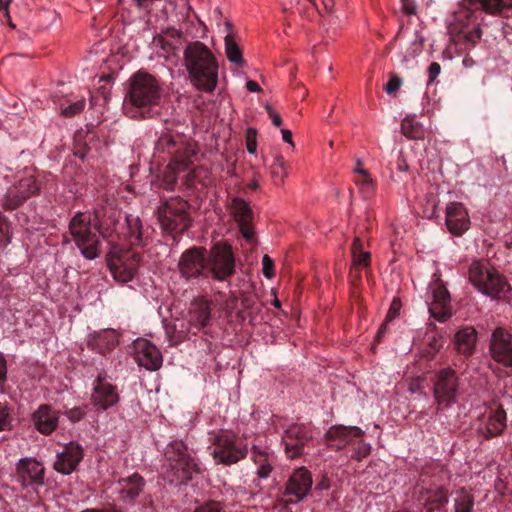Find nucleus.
Masks as SVG:
<instances>
[{
  "label": "nucleus",
  "mask_w": 512,
  "mask_h": 512,
  "mask_svg": "<svg viewBox=\"0 0 512 512\" xmlns=\"http://www.w3.org/2000/svg\"><path fill=\"white\" fill-rule=\"evenodd\" d=\"M198 153L197 144L183 134L165 132L157 140L153 158L158 164L169 161L159 178L160 186L173 191L177 184L178 173L189 170L192 158Z\"/></svg>",
  "instance_id": "f257e3e1"
},
{
  "label": "nucleus",
  "mask_w": 512,
  "mask_h": 512,
  "mask_svg": "<svg viewBox=\"0 0 512 512\" xmlns=\"http://www.w3.org/2000/svg\"><path fill=\"white\" fill-rule=\"evenodd\" d=\"M162 88L153 75L138 71L128 80L124 113L132 119H148L158 114Z\"/></svg>",
  "instance_id": "f03ea898"
},
{
  "label": "nucleus",
  "mask_w": 512,
  "mask_h": 512,
  "mask_svg": "<svg viewBox=\"0 0 512 512\" xmlns=\"http://www.w3.org/2000/svg\"><path fill=\"white\" fill-rule=\"evenodd\" d=\"M94 229L99 235L108 240L114 233L120 234L119 226L123 215L121 210L117 209L111 204L101 205L95 208L93 212ZM124 225L122 228L126 232H121L129 243L133 246L143 247L147 244L151 234L149 226L144 227L140 218L133 215H126L124 217Z\"/></svg>",
  "instance_id": "7ed1b4c3"
},
{
  "label": "nucleus",
  "mask_w": 512,
  "mask_h": 512,
  "mask_svg": "<svg viewBox=\"0 0 512 512\" xmlns=\"http://www.w3.org/2000/svg\"><path fill=\"white\" fill-rule=\"evenodd\" d=\"M184 64L191 84L198 90L213 92L218 83V61L213 52L202 42L187 44L183 52Z\"/></svg>",
  "instance_id": "20e7f679"
},
{
  "label": "nucleus",
  "mask_w": 512,
  "mask_h": 512,
  "mask_svg": "<svg viewBox=\"0 0 512 512\" xmlns=\"http://www.w3.org/2000/svg\"><path fill=\"white\" fill-rule=\"evenodd\" d=\"M166 461L165 473L168 481L187 484L194 474L200 473V467L191 456L188 447L183 441L170 442L164 452Z\"/></svg>",
  "instance_id": "39448f33"
},
{
  "label": "nucleus",
  "mask_w": 512,
  "mask_h": 512,
  "mask_svg": "<svg viewBox=\"0 0 512 512\" xmlns=\"http://www.w3.org/2000/svg\"><path fill=\"white\" fill-rule=\"evenodd\" d=\"M69 232L84 258L94 260L101 255V242L94 229L92 214L77 212L69 222Z\"/></svg>",
  "instance_id": "423d86ee"
},
{
  "label": "nucleus",
  "mask_w": 512,
  "mask_h": 512,
  "mask_svg": "<svg viewBox=\"0 0 512 512\" xmlns=\"http://www.w3.org/2000/svg\"><path fill=\"white\" fill-rule=\"evenodd\" d=\"M365 432L357 426L333 425L325 434L328 447L341 450L351 447V458L362 461L370 455L371 445L363 440Z\"/></svg>",
  "instance_id": "0eeeda50"
},
{
  "label": "nucleus",
  "mask_w": 512,
  "mask_h": 512,
  "mask_svg": "<svg viewBox=\"0 0 512 512\" xmlns=\"http://www.w3.org/2000/svg\"><path fill=\"white\" fill-rule=\"evenodd\" d=\"M211 456L216 464L231 466L245 459L248 455V445L229 430H221L212 439Z\"/></svg>",
  "instance_id": "6e6552de"
},
{
  "label": "nucleus",
  "mask_w": 512,
  "mask_h": 512,
  "mask_svg": "<svg viewBox=\"0 0 512 512\" xmlns=\"http://www.w3.org/2000/svg\"><path fill=\"white\" fill-rule=\"evenodd\" d=\"M189 207V203L180 197L165 200L157 212L161 228L168 233L185 232L191 225Z\"/></svg>",
  "instance_id": "1a4fd4ad"
},
{
  "label": "nucleus",
  "mask_w": 512,
  "mask_h": 512,
  "mask_svg": "<svg viewBox=\"0 0 512 512\" xmlns=\"http://www.w3.org/2000/svg\"><path fill=\"white\" fill-rule=\"evenodd\" d=\"M469 279L483 294L498 297L509 290L506 280L489 268L487 262H474L469 268Z\"/></svg>",
  "instance_id": "9d476101"
},
{
  "label": "nucleus",
  "mask_w": 512,
  "mask_h": 512,
  "mask_svg": "<svg viewBox=\"0 0 512 512\" xmlns=\"http://www.w3.org/2000/svg\"><path fill=\"white\" fill-rule=\"evenodd\" d=\"M141 256L132 250L112 247L107 254V265L113 278L119 283L131 281L137 274Z\"/></svg>",
  "instance_id": "9b49d317"
},
{
  "label": "nucleus",
  "mask_w": 512,
  "mask_h": 512,
  "mask_svg": "<svg viewBox=\"0 0 512 512\" xmlns=\"http://www.w3.org/2000/svg\"><path fill=\"white\" fill-rule=\"evenodd\" d=\"M214 280L227 281L235 274V257L228 243L217 242L207 253V275Z\"/></svg>",
  "instance_id": "f8f14e48"
},
{
  "label": "nucleus",
  "mask_w": 512,
  "mask_h": 512,
  "mask_svg": "<svg viewBox=\"0 0 512 512\" xmlns=\"http://www.w3.org/2000/svg\"><path fill=\"white\" fill-rule=\"evenodd\" d=\"M41 183L34 175H27L20 178L7 189L2 200V207L6 211H13L24 204L30 197L37 195Z\"/></svg>",
  "instance_id": "ddd939ff"
},
{
  "label": "nucleus",
  "mask_w": 512,
  "mask_h": 512,
  "mask_svg": "<svg viewBox=\"0 0 512 512\" xmlns=\"http://www.w3.org/2000/svg\"><path fill=\"white\" fill-rule=\"evenodd\" d=\"M458 377L450 368L438 371L434 377L433 393L436 403L442 407H450L457 401Z\"/></svg>",
  "instance_id": "4468645a"
},
{
  "label": "nucleus",
  "mask_w": 512,
  "mask_h": 512,
  "mask_svg": "<svg viewBox=\"0 0 512 512\" xmlns=\"http://www.w3.org/2000/svg\"><path fill=\"white\" fill-rule=\"evenodd\" d=\"M313 439L310 425L293 423L282 434V444L288 458L294 459L304 453L305 446Z\"/></svg>",
  "instance_id": "2eb2a0df"
},
{
  "label": "nucleus",
  "mask_w": 512,
  "mask_h": 512,
  "mask_svg": "<svg viewBox=\"0 0 512 512\" xmlns=\"http://www.w3.org/2000/svg\"><path fill=\"white\" fill-rule=\"evenodd\" d=\"M178 270L187 281L207 276V250L204 247H192L185 250L179 259Z\"/></svg>",
  "instance_id": "dca6fc26"
},
{
  "label": "nucleus",
  "mask_w": 512,
  "mask_h": 512,
  "mask_svg": "<svg viewBox=\"0 0 512 512\" xmlns=\"http://www.w3.org/2000/svg\"><path fill=\"white\" fill-rule=\"evenodd\" d=\"M15 479L22 488L37 492L45 483V468L35 458H22L16 464Z\"/></svg>",
  "instance_id": "f3484780"
},
{
  "label": "nucleus",
  "mask_w": 512,
  "mask_h": 512,
  "mask_svg": "<svg viewBox=\"0 0 512 512\" xmlns=\"http://www.w3.org/2000/svg\"><path fill=\"white\" fill-rule=\"evenodd\" d=\"M432 302L428 305L429 313L438 321H445L451 316L450 293L437 273L429 284Z\"/></svg>",
  "instance_id": "a211bd4d"
},
{
  "label": "nucleus",
  "mask_w": 512,
  "mask_h": 512,
  "mask_svg": "<svg viewBox=\"0 0 512 512\" xmlns=\"http://www.w3.org/2000/svg\"><path fill=\"white\" fill-rule=\"evenodd\" d=\"M312 475L306 467L296 469L288 478L284 495L289 497L285 504H294L303 500L311 491Z\"/></svg>",
  "instance_id": "6ab92c4d"
},
{
  "label": "nucleus",
  "mask_w": 512,
  "mask_h": 512,
  "mask_svg": "<svg viewBox=\"0 0 512 512\" xmlns=\"http://www.w3.org/2000/svg\"><path fill=\"white\" fill-rule=\"evenodd\" d=\"M413 496L425 512L440 511L448 503L446 490L438 486L425 487L418 484L414 487Z\"/></svg>",
  "instance_id": "aec40b11"
},
{
  "label": "nucleus",
  "mask_w": 512,
  "mask_h": 512,
  "mask_svg": "<svg viewBox=\"0 0 512 512\" xmlns=\"http://www.w3.org/2000/svg\"><path fill=\"white\" fill-rule=\"evenodd\" d=\"M492 358L505 367H512V334L503 328L493 331L489 345Z\"/></svg>",
  "instance_id": "412c9836"
},
{
  "label": "nucleus",
  "mask_w": 512,
  "mask_h": 512,
  "mask_svg": "<svg viewBox=\"0 0 512 512\" xmlns=\"http://www.w3.org/2000/svg\"><path fill=\"white\" fill-rule=\"evenodd\" d=\"M119 401L117 387L106 381V374L100 373L95 380L91 402L94 407L107 410Z\"/></svg>",
  "instance_id": "4be33fe9"
},
{
  "label": "nucleus",
  "mask_w": 512,
  "mask_h": 512,
  "mask_svg": "<svg viewBox=\"0 0 512 512\" xmlns=\"http://www.w3.org/2000/svg\"><path fill=\"white\" fill-rule=\"evenodd\" d=\"M134 359L139 366L156 371L162 365V355L159 349L146 339H137L133 343Z\"/></svg>",
  "instance_id": "5701e85b"
},
{
  "label": "nucleus",
  "mask_w": 512,
  "mask_h": 512,
  "mask_svg": "<svg viewBox=\"0 0 512 512\" xmlns=\"http://www.w3.org/2000/svg\"><path fill=\"white\" fill-rule=\"evenodd\" d=\"M230 210L239 225L242 236L248 242H252L254 240L253 211L249 204L242 198L234 197L230 203Z\"/></svg>",
  "instance_id": "b1692460"
},
{
  "label": "nucleus",
  "mask_w": 512,
  "mask_h": 512,
  "mask_svg": "<svg viewBox=\"0 0 512 512\" xmlns=\"http://www.w3.org/2000/svg\"><path fill=\"white\" fill-rule=\"evenodd\" d=\"M83 448L77 442H69L56 456L54 469L64 475L71 474L83 459Z\"/></svg>",
  "instance_id": "393cba45"
},
{
  "label": "nucleus",
  "mask_w": 512,
  "mask_h": 512,
  "mask_svg": "<svg viewBox=\"0 0 512 512\" xmlns=\"http://www.w3.org/2000/svg\"><path fill=\"white\" fill-rule=\"evenodd\" d=\"M446 226L455 236H461L470 227V218L464 205L452 202L446 207Z\"/></svg>",
  "instance_id": "a878e982"
},
{
  "label": "nucleus",
  "mask_w": 512,
  "mask_h": 512,
  "mask_svg": "<svg viewBox=\"0 0 512 512\" xmlns=\"http://www.w3.org/2000/svg\"><path fill=\"white\" fill-rule=\"evenodd\" d=\"M35 429L43 434L50 435L59 424V413L49 404H41L31 415Z\"/></svg>",
  "instance_id": "bb28decb"
},
{
  "label": "nucleus",
  "mask_w": 512,
  "mask_h": 512,
  "mask_svg": "<svg viewBox=\"0 0 512 512\" xmlns=\"http://www.w3.org/2000/svg\"><path fill=\"white\" fill-rule=\"evenodd\" d=\"M118 489L121 499L124 502H133L143 491L146 481L138 473L122 477L118 480Z\"/></svg>",
  "instance_id": "cd10ccee"
},
{
  "label": "nucleus",
  "mask_w": 512,
  "mask_h": 512,
  "mask_svg": "<svg viewBox=\"0 0 512 512\" xmlns=\"http://www.w3.org/2000/svg\"><path fill=\"white\" fill-rule=\"evenodd\" d=\"M211 303L205 298L193 300L189 308V322L197 328H204L210 324Z\"/></svg>",
  "instance_id": "c85d7f7f"
},
{
  "label": "nucleus",
  "mask_w": 512,
  "mask_h": 512,
  "mask_svg": "<svg viewBox=\"0 0 512 512\" xmlns=\"http://www.w3.org/2000/svg\"><path fill=\"white\" fill-rule=\"evenodd\" d=\"M505 428L506 412L502 405H499L496 409L490 411L485 427L481 429V433L484 439L490 440L501 435Z\"/></svg>",
  "instance_id": "c756f323"
},
{
  "label": "nucleus",
  "mask_w": 512,
  "mask_h": 512,
  "mask_svg": "<svg viewBox=\"0 0 512 512\" xmlns=\"http://www.w3.org/2000/svg\"><path fill=\"white\" fill-rule=\"evenodd\" d=\"M118 344V337L113 329H105L92 334L88 345L100 354H106L113 350Z\"/></svg>",
  "instance_id": "7c9ffc66"
},
{
  "label": "nucleus",
  "mask_w": 512,
  "mask_h": 512,
  "mask_svg": "<svg viewBox=\"0 0 512 512\" xmlns=\"http://www.w3.org/2000/svg\"><path fill=\"white\" fill-rule=\"evenodd\" d=\"M477 332L473 327L460 329L454 337V346L458 354L464 358L470 357L475 350Z\"/></svg>",
  "instance_id": "2f4dec72"
},
{
  "label": "nucleus",
  "mask_w": 512,
  "mask_h": 512,
  "mask_svg": "<svg viewBox=\"0 0 512 512\" xmlns=\"http://www.w3.org/2000/svg\"><path fill=\"white\" fill-rule=\"evenodd\" d=\"M181 35L182 33L177 29L170 28L163 32V34L155 37L154 43L161 49V52H158L159 55L167 59L176 56L177 44L180 42Z\"/></svg>",
  "instance_id": "473e14b6"
},
{
  "label": "nucleus",
  "mask_w": 512,
  "mask_h": 512,
  "mask_svg": "<svg viewBox=\"0 0 512 512\" xmlns=\"http://www.w3.org/2000/svg\"><path fill=\"white\" fill-rule=\"evenodd\" d=\"M251 458L257 466L256 474L260 479H267L272 470L275 457L267 450L260 449L258 446L253 445L251 451Z\"/></svg>",
  "instance_id": "72a5a7b5"
},
{
  "label": "nucleus",
  "mask_w": 512,
  "mask_h": 512,
  "mask_svg": "<svg viewBox=\"0 0 512 512\" xmlns=\"http://www.w3.org/2000/svg\"><path fill=\"white\" fill-rule=\"evenodd\" d=\"M469 3L490 15H500L504 10L512 8V0H468Z\"/></svg>",
  "instance_id": "f704fd0d"
},
{
  "label": "nucleus",
  "mask_w": 512,
  "mask_h": 512,
  "mask_svg": "<svg viewBox=\"0 0 512 512\" xmlns=\"http://www.w3.org/2000/svg\"><path fill=\"white\" fill-rule=\"evenodd\" d=\"M455 512H473L474 496L464 487L455 491L454 497Z\"/></svg>",
  "instance_id": "c9c22d12"
},
{
  "label": "nucleus",
  "mask_w": 512,
  "mask_h": 512,
  "mask_svg": "<svg viewBox=\"0 0 512 512\" xmlns=\"http://www.w3.org/2000/svg\"><path fill=\"white\" fill-rule=\"evenodd\" d=\"M402 133L410 139H423L425 136V129L423 125L417 121L415 117H406L401 122Z\"/></svg>",
  "instance_id": "e433bc0d"
},
{
  "label": "nucleus",
  "mask_w": 512,
  "mask_h": 512,
  "mask_svg": "<svg viewBox=\"0 0 512 512\" xmlns=\"http://www.w3.org/2000/svg\"><path fill=\"white\" fill-rule=\"evenodd\" d=\"M225 52L228 60L239 66L243 64L242 52L232 35L225 36Z\"/></svg>",
  "instance_id": "4c0bfd02"
},
{
  "label": "nucleus",
  "mask_w": 512,
  "mask_h": 512,
  "mask_svg": "<svg viewBox=\"0 0 512 512\" xmlns=\"http://www.w3.org/2000/svg\"><path fill=\"white\" fill-rule=\"evenodd\" d=\"M271 176L274 179L276 184L283 183L284 179L287 177V164L282 156H277L274 159L273 164L270 168Z\"/></svg>",
  "instance_id": "58836bf2"
},
{
  "label": "nucleus",
  "mask_w": 512,
  "mask_h": 512,
  "mask_svg": "<svg viewBox=\"0 0 512 512\" xmlns=\"http://www.w3.org/2000/svg\"><path fill=\"white\" fill-rule=\"evenodd\" d=\"M457 33L462 35L463 38L471 44L477 43V41L480 40L481 35H482V31H481L479 23H472L471 29H469L468 24L462 25L457 30Z\"/></svg>",
  "instance_id": "ea45409f"
},
{
  "label": "nucleus",
  "mask_w": 512,
  "mask_h": 512,
  "mask_svg": "<svg viewBox=\"0 0 512 512\" xmlns=\"http://www.w3.org/2000/svg\"><path fill=\"white\" fill-rule=\"evenodd\" d=\"M14 418L11 408L6 403L0 402V431H11Z\"/></svg>",
  "instance_id": "a19ab883"
},
{
  "label": "nucleus",
  "mask_w": 512,
  "mask_h": 512,
  "mask_svg": "<svg viewBox=\"0 0 512 512\" xmlns=\"http://www.w3.org/2000/svg\"><path fill=\"white\" fill-rule=\"evenodd\" d=\"M85 103V98L82 97L81 99L70 103L65 107H61V114L65 117H73L83 111Z\"/></svg>",
  "instance_id": "79ce46f5"
},
{
  "label": "nucleus",
  "mask_w": 512,
  "mask_h": 512,
  "mask_svg": "<svg viewBox=\"0 0 512 512\" xmlns=\"http://www.w3.org/2000/svg\"><path fill=\"white\" fill-rule=\"evenodd\" d=\"M87 413V406L73 407L67 409L64 414L73 423L81 421Z\"/></svg>",
  "instance_id": "37998d69"
},
{
  "label": "nucleus",
  "mask_w": 512,
  "mask_h": 512,
  "mask_svg": "<svg viewBox=\"0 0 512 512\" xmlns=\"http://www.w3.org/2000/svg\"><path fill=\"white\" fill-rule=\"evenodd\" d=\"M246 148L251 154H254L257 150V132L253 128H248L246 132Z\"/></svg>",
  "instance_id": "c03bdc74"
},
{
  "label": "nucleus",
  "mask_w": 512,
  "mask_h": 512,
  "mask_svg": "<svg viewBox=\"0 0 512 512\" xmlns=\"http://www.w3.org/2000/svg\"><path fill=\"white\" fill-rule=\"evenodd\" d=\"M194 512H223V505L218 501H209L197 507Z\"/></svg>",
  "instance_id": "a18cd8bd"
},
{
  "label": "nucleus",
  "mask_w": 512,
  "mask_h": 512,
  "mask_svg": "<svg viewBox=\"0 0 512 512\" xmlns=\"http://www.w3.org/2000/svg\"><path fill=\"white\" fill-rule=\"evenodd\" d=\"M262 272L268 279L272 278L275 274L273 260L268 256L264 255L262 258Z\"/></svg>",
  "instance_id": "49530a36"
},
{
  "label": "nucleus",
  "mask_w": 512,
  "mask_h": 512,
  "mask_svg": "<svg viewBox=\"0 0 512 512\" xmlns=\"http://www.w3.org/2000/svg\"><path fill=\"white\" fill-rule=\"evenodd\" d=\"M400 309H401V301L397 298H394L391 302L390 308L385 317V321L390 322L393 319H395L399 315Z\"/></svg>",
  "instance_id": "de8ad7c7"
},
{
  "label": "nucleus",
  "mask_w": 512,
  "mask_h": 512,
  "mask_svg": "<svg viewBox=\"0 0 512 512\" xmlns=\"http://www.w3.org/2000/svg\"><path fill=\"white\" fill-rule=\"evenodd\" d=\"M401 85L402 80L397 75L393 74L384 89L388 94H394L400 89Z\"/></svg>",
  "instance_id": "09e8293b"
},
{
  "label": "nucleus",
  "mask_w": 512,
  "mask_h": 512,
  "mask_svg": "<svg viewBox=\"0 0 512 512\" xmlns=\"http://www.w3.org/2000/svg\"><path fill=\"white\" fill-rule=\"evenodd\" d=\"M353 256L354 264L367 268L370 265V253L367 251H362L360 253H356Z\"/></svg>",
  "instance_id": "8fccbe9b"
},
{
  "label": "nucleus",
  "mask_w": 512,
  "mask_h": 512,
  "mask_svg": "<svg viewBox=\"0 0 512 512\" xmlns=\"http://www.w3.org/2000/svg\"><path fill=\"white\" fill-rule=\"evenodd\" d=\"M355 172L359 175V178L356 179L357 184H364L370 186L372 184V180L368 172L360 167V162L358 161L357 166L355 168Z\"/></svg>",
  "instance_id": "3c124183"
},
{
  "label": "nucleus",
  "mask_w": 512,
  "mask_h": 512,
  "mask_svg": "<svg viewBox=\"0 0 512 512\" xmlns=\"http://www.w3.org/2000/svg\"><path fill=\"white\" fill-rule=\"evenodd\" d=\"M441 71V66L437 62H432L428 67V84L434 82Z\"/></svg>",
  "instance_id": "603ef678"
},
{
  "label": "nucleus",
  "mask_w": 512,
  "mask_h": 512,
  "mask_svg": "<svg viewBox=\"0 0 512 512\" xmlns=\"http://www.w3.org/2000/svg\"><path fill=\"white\" fill-rule=\"evenodd\" d=\"M402 9L407 15H414L416 13V4L414 0H401Z\"/></svg>",
  "instance_id": "864d4df0"
},
{
  "label": "nucleus",
  "mask_w": 512,
  "mask_h": 512,
  "mask_svg": "<svg viewBox=\"0 0 512 512\" xmlns=\"http://www.w3.org/2000/svg\"><path fill=\"white\" fill-rule=\"evenodd\" d=\"M10 2H11V0H0V12H3L4 17L7 20V23L10 26L14 27V25L11 23V18H10L9 11H8Z\"/></svg>",
  "instance_id": "5fc2aeb1"
},
{
  "label": "nucleus",
  "mask_w": 512,
  "mask_h": 512,
  "mask_svg": "<svg viewBox=\"0 0 512 512\" xmlns=\"http://www.w3.org/2000/svg\"><path fill=\"white\" fill-rule=\"evenodd\" d=\"M266 110H267V112H268V114H269V116H270V118L272 120L273 125L276 126V127H280L281 124H282L281 117L277 113H275L273 111V109L269 105L266 106Z\"/></svg>",
  "instance_id": "6e6d98bb"
},
{
  "label": "nucleus",
  "mask_w": 512,
  "mask_h": 512,
  "mask_svg": "<svg viewBox=\"0 0 512 512\" xmlns=\"http://www.w3.org/2000/svg\"><path fill=\"white\" fill-rule=\"evenodd\" d=\"M428 205H429V207H427L424 210V213H425L426 217L432 218V217L435 216L436 209H437V204H436L434 199H429L428 200Z\"/></svg>",
  "instance_id": "4d7b16f0"
},
{
  "label": "nucleus",
  "mask_w": 512,
  "mask_h": 512,
  "mask_svg": "<svg viewBox=\"0 0 512 512\" xmlns=\"http://www.w3.org/2000/svg\"><path fill=\"white\" fill-rule=\"evenodd\" d=\"M329 488H330V480L326 475L322 476L321 480L319 482H317L316 487H315L316 490H320V491L328 490Z\"/></svg>",
  "instance_id": "13d9d810"
},
{
  "label": "nucleus",
  "mask_w": 512,
  "mask_h": 512,
  "mask_svg": "<svg viewBox=\"0 0 512 512\" xmlns=\"http://www.w3.org/2000/svg\"><path fill=\"white\" fill-rule=\"evenodd\" d=\"M81 512H122L120 509L116 508L115 506L113 505H110L106 508H103V509H98V508H88V509H85Z\"/></svg>",
  "instance_id": "bf43d9fd"
},
{
  "label": "nucleus",
  "mask_w": 512,
  "mask_h": 512,
  "mask_svg": "<svg viewBox=\"0 0 512 512\" xmlns=\"http://www.w3.org/2000/svg\"><path fill=\"white\" fill-rule=\"evenodd\" d=\"M351 251H352V255L356 254V253H360L363 250V244L360 240L359 237H356L352 243V248H351Z\"/></svg>",
  "instance_id": "052dcab7"
},
{
  "label": "nucleus",
  "mask_w": 512,
  "mask_h": 512,
  "mask_svg": "<svg viewBox=\"0 0 512 512\" xmlns=\"http://www.w3.org/2000/svg\"><path fill=\"white\" fill-rule=\"evenodd\" d=\"M6 372H7L6 360L0 354V382L6 380Z\"/></svg>",
  "instance_id": "680f3d73"
},
{
  "label": "nucleus",
  "mask_w": 512,
  "mask_h": 512,
  "mask_svg": "<svg viewBox=\"0 0 512 512\" xmlns=\"http://www.w3.org/2000/svg\"><path fill=\"white\" fill-rule=\"evenodd\" d=\"M271 512H292V510L287 504L279 503L273 507Z\"/></svg>",
  "instance_id": "e2e57ef3"
},
{
  "label": "nucleus",
  "mask_w": 512,
  "mask_h": 512,
  "mask_svg": "<svg viewBox=\"0 0 512 512\" xmlns=\"http://www.w3.org/2000/svg\"><path fill=\"white\" fill-rule=\"evenodd\" d=\"M397 169L401 172H405L408 170V164L402 156H399L397 159Z\"/></svg>",
  "instance_id": "0e129e2a"
},
{
  "label": "nucleus",
  "mask_w": 512,
  "mask_h": 512,
  "mask_svg": "<svg viewBox=\"0 0 512 512\" xmlns=\"http://www.w3.org/2000/svg\"><path fill=\"white\" fill-rule=\"evenodd\" d=\"M465 17L468 19L469 22H472V18H475V15H474V12L467 9V10H464L462 11L459 16H458V20L461 21V19Z\"/></svg>",
  "instance_id": "69168bd1"
},
{
  "label": "nucleus",
  "mask_w": 512,
  "mask_h": 512,
  "mask_svg": "<svg viewBox=\"0 0 512 512\" xmlns=\"http://www.w3.org/2000/svg\"><path fill=\"white\" fill-rule=\"evenodd\" d=\"M281 133H282V138H283L284 142L289 143V144H293V142H292V132L290 130L282 129Z\"/></svg>",
  "instance_id": "338daca9"
},
{
  "label": "nucleus",
  "mask_w": 512,
  "mask_h": 512,
  "mask_svg": "<svg viewBox=\"0 0 512 512\" xmlns=\"http://www.w3.org/2000/svg\"><path fill=\"white\" fill-rule=\"evenodd\" d=\"M246 87L250 92H258L261 89L258 83L253 80L247 81Z\"/></svg>",
  "instance_id": "774afa93"
}]
</instances>
